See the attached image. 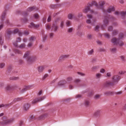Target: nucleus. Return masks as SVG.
I'll list each match as a JSON object with an SVG mask.
<instances>
[{
    "label": "nucleus",
    "mask_w": 126,
    "mask_h": 126,
    "mask_svg": "<svg viewBox=\"0 0 126 126\" xmlns=\"http://www.w3.org/2000/svg\"><path fill=\"white\" fill-rule=\"evenodd\" d=\"M114 11L115 9L114 7L111 6L109 7L107 10H104V15H106V16L104 17L103 20L105 24H108L109 23V15H106V13H110Z\"/></svg>",
    "instance_id": "obj_1"
},
{
    "label": "nucleus",
    "mask_w": 126,
    "mask_h": 126,
    "mask_svg": "<svg viewBox=\"0 0 126 126\" xmlns=\"http://www.w3.org/2000/svg\"><path fill=\"white\" fill-rule=\"evenodd\" d=\"M67 81L65 80H61L58 84V86L62 88H65L68 86V85L73 80L72 77L69 76L66 78Z\"/></svg>",
    "instance_id": "obj_2"
},
{
    "label": "nucleus",
    "mask_w": 126,
    "mask_h": 126,
    "mask_svg": "<svg viewBox=\"0 0 126 126\" xmlns=\"http://www.w3.org/2000/svg\"><path fill=\"white\" fill-rule=\"evenodd\" d=\"M93 5L95 6L97 8L99 7V6L96 2L94 1H93L91 3H88L87 6L85 7L83 11V12L86 13L88 11H90L92 14H96V13H94V11L93 10H90V7H92Z\"/></svg>",
    "instance_id": "obj_3"
},
{
    "label": "nucleus",
    "mask_w": 126,
    "mask_h": 126,
    "mask_svg": "<svg viewBox=\"0 0 126 126\" xmlns=\"http://www.w3.org/2000/svg\"><path fill=\"white\" fill-rule=\"evenodd\" d=\"M14 120L13 118L8 119L6 117H4L0 120V125L1 126L6 125L13 122Z\"/></svg>",
    "instance_id": "obj_4"
},
{
    "label": "nucleus",
    "mask_w": 126,
    "mask_h": 126,
    "mask_svg": "<svg viewBox=\"0 0 126 126\" xmlns=\"http://www.w3.org/2000/svg\"><path fill=\"white\" fill-rule=\"evenodd\" d=\"M123 34L121 33L119 34L118 38H113L112 39L111 42L115 45H118L120 46H122L123 45V44L122 41L120 40L122 39L123 38Z\"/></svg>",
    "instance_id": "obj_5"
},
{
    "label": "nucleus",
    "mask_w": 126,
    "mask_h": 126,
    "mask_svg": "<svg viewBox=\"0 0 126 126\" xmlns=\"http://www.w3.org/2000/svg\"><path fill=\"white\" fill-rule=\"evenodd\" d=\"M87 17L89 19L86 20V23L89 24H91L92 26H94V23L96 21L94 19L92 16L91 15H88Z\"/></svg>",
    "instance_id": "obj_6"
},
{
    "label": "nucleus",
    "mask_w": 126,
    "mask_h": 126,
    "mask_svg": "<svg viewBox=\"0 0 126 126\" xmlns=\"http://www.w3.org/2000/svg\"><path fill=\"white\" fill-rule=\"evenodd\" d=\"M46 97L45 96L41 97L38 98H36L33 100L32 102V103L33 104H34L35 103L44 100Z\"/></svg>",
    "instance_id": "obj_7"
},
{
    "label": "nucleus",
    "mask_w": 126,
    "mask_h": 126,
    "mask_svg": "<svg viewBox=\"0 0 126 126\" xmlns=\"http://www.w3.org/2000/svg\"><path fill=\"white\" fill-rule=\"evenodd\" d=\"M35 7H31L28 8L26 11V12H24L23 14L22 15L24 17H26L28 15V12H30L32 11H33L34 9H35Z\"/></svg>",
    "instance_id": "obj_8"
},
{
    "label": "nucleus",
    "mask_w": 126,
    "mask_h": 126,
    "mask_svg": "<svg viewBox=\"0 0 126 126\" xmlns=\"http://www.w3.org/2000/svg\"><path fill=\"white\" fill-rule=\"evenodd\" d=\"M113 80V83H114L118 82L120 79V77L118 75H114L112 78Z\"/></svg>",
    "instance_id": "obj_9"
},
{
    "label": "nucleus",
    "mask_w": 126,
    "mask_h": 126,
    "mask_svg": "<svg viewBox=\"0 0 126 126\" xmlns=\"http://www.w3.org/2000/svg\"><path fill=\"white\" fill-rule=\"evenodd\" d=\"M37 57L35 56H30L28 58L27 61L29 63H31L33 61L37 59Z\"/></svg>",
    "instance_id": "obj_10"
},
{
    "label": "nucleus",
    "mask_w": 126,
    "mask_h": 126,
    "mask_svg": "<svg viewBox=\"0 0 126 126\" xmlns=\"http://www.w3.org/2000/svg\"><path fill=\"white\" fill-rule=\"evenodd\" d=\"M114 85L113 83L111 82L110 81H108L104 83L103 84V86L105 87H109L113 86Z\"/></svg>",
    "instance_id": "obj_11"
},
{
    "label": "nucleus",
    "mask_w": 126,
    "mask_h": 126,
    "mask_svg": "<svg viewBox=\"0 0 126 126\" xmlns=\"http://www.w3.org/2000/svg\"><path fill=\"white\" fill-rule=\"evenodd\" d=\"M6 32L7 34V36H6V38L7 40H9L10 39L11 34H12V31L10 29H8L6 30Z\"/></svg>",
    "instance_id": "obj_12"
},
{
    "label": "nucleus",
    "mask_w": 126,
    "mask_h": 126,
    "mask_svg": "<svg viewBox=\"0 0 126 126\" xmlns=\"http://www.w3.org/2000/svg\"><path fill=\"white\" fill-rule=\"evenodd\" d=\"M67 17L68 19L70 20L76 19L77 18L76 16L74 13L69 14L68 15Z\"/></svg>",
    "instance_id": "obj_13"
},
{
    "label": "nucleus",
    "mask_w": 126,
    "mask_h": 126,
    "mask_svg": "<svg viewBox=\"0 0 126 126\" xmlns=\"http://www.w3.org/2000/svg\"><path fill=\"white\" fill-rule=\"evenodd\" d=\"M45 68V66L43 65L39 66L37 67V70L39 73H42Z\"/></svg>",
    "instance_id": "obj_14"
},
{
    "label": "nucleus",
    "mask_w": 126,
    "mask_h": 126,
    "mask_svg": "<svg viewBox=\"0 0 126 126\" xmlns=\"http://www.w3.org/2000/svg\"><path fill=\"white\" fill-rule=\"evenodd\" d=\"M69 55L68 54L62 55L60 56L59 60L60 61L62 60H64L65 59L68 58Z\"/></svg>",
    "instance_id": "obj_15"
},
{
    "label": "nucleus",
    "mask_w": 126,
    "mask_h": 126,
    "mask_svg": "<svg viewBox=\"0 0 126 126\" xmlns=\"http://www.w3.org/2000/svg\"><path fill=\"white\" fill-rule=\"evenodd\" d=\"M30 105L26 103L24 104L23 106V109L25 111H27L29 109Z\"/></svg>",
    "instance_id": "obj_16"
},
{
    "label": "nucleus",
    "mask_w": 126,
    "mask_h": 126,
    "mask_svg": "<svg viewBox=\"0 0 126 126\" xmlns=\"http://www.w3.org/2000/svg\"><path fill=\"white\" fill-rule=\"evenodd\" d=\"M120 14L121 16L122 19H124L126 16V11H122L120 12Z\"/></svg>",
    "instance_id": "obj_17"
},
{
    "label": "nucleus",
    "mask_w": 126,
    "mask_h": 126,
    "mask_svg": "<svg viewBox=\"0 0 126 126\" xmlns=\"http://www.w3.org/2000/svg\"><path fill=\"white\" fill-rule=\"evenodd\" d=\"M105 2L104 1H102L99 3V7L98 8H100L102 9H103V6L105 4Z\"/></svg>",
    "instance_id": "obj_18"
},
{
    "label": "nucleus",
    "mask_w": 126,
    "mask_h": 126,
    "mask_svg": "<svg viewBox=\"0 0 126 126\" xmlns=\"http://www.w3.org/2000/svg\"><path fill=\"white\" fill-rule=\"evenodd\" d=\"M58 27L56 24H52V30H53L55 32H56L57 31Z\"/></svg>",
    "instance_id": "obj_19"
},
{
    "label": "nucleus",
    "mask_w": 126,
    "mask_h": 126,
    "mask_svg": "<svg viewBox=\"0 0 126 126\" xmlns=\"http://www.w3.org/2000/svg\"><path fill=\"white\" fill-rule=\"evenodd\" d=\"M83 105L86 107H88L90 106V102L89 100H86L84 101Z\"/></svg>",
    "instance_id": "obj_20"
},
{
    "label": "nucleus",
    "mask_w": 126,
    "mask_h": 126,
    "mask_svg": "<svg viewBox=\"0 0 126 126\" xmlns=\"http://www.w3.org/2000/svg\"><path fill=\"white\" fill-rule=\"evenodd\" d=\"M11 104V103L8 104H0V108H7L8 107L10 106Z\"/></svg>",
    "instance_id": "obj_21"
},
{
    "label": "nucleus",
    "mask_w": 126,
    "mask_h": 126,
    "mask_svg": "<svg viewBox=\"0 0 126 126\" xmlns=\"http://www.w3.org/2000/svg\"><path fill=\"white\" fill-rule=\"evenodd\" d=\"M100 113V110H97L94 112V115L95 117L99 116Z\"/></svg>",
    "instance_id": "obj_22"
},
{
    "label": "nucleus",
    "mask_w": 126,
    "mask_h": 126,
    "mask_svg": "<svg viewBox=\"0 0 126 126\" xmlns=\"http://www.w3.org/2000/svg\"><path fill=\"white\" fill-rule=\"evenodd\" d=\"M47 113H45L40 115L38 118V119L40 120L45 118L47 117Z\"/></svg>",
    "instance_id": "obj_23"
},
{
    "label": "nucleus",
    "mask_w": 126,
    "mask_h": 126,
    "mask_svg": "<svg viewBox=\"0 0 126 126\" xmlns=\"http://www.w3.org/2000/svg\"><path fill=\"white\" fill-rule=\"evenodd\" d=\"M30 52L29 51H27L24 54L23 57L24 58H27V59L28 58L30 57Z\"/></svg>",
    "instance_id": "obj_24"
},
{
    "label": "nucleus",
    "mask_w": 126,
    "mask_h": 126,
    "mask_svg": "<svg viewBox=\"0 0 126 126\" xmlns=\"http://www.w3.org/2000/svg\"><path fill=\"white\" fill-rule=\"evenodd\" d=\"M26 46L25 44L24 43L22 44L21 45L19 46L18 47L20 49H22L25 48Z\"/></svg>",
    "instance_id": "obj_25"
},
{
    "label": "nucleus",
    "mask_w": 126,
    "mask_h": 126,
    "mask_svg": "<svg viewBox=\"0 0 126 126\" xmlns=\"http://www.w3.org/2000/svg\"><path fill=\"white\" fill-rule=\"evenodd\" d=\"M23 98L22 97H19L15 98L13 100V102H15L20 101L22 100Z\"/></svg>",
    "instance_id": "obj_26"
},
{
    "label": "nucleus",
    "mask_w": 126,
    "mask_h": 126,
    "mask_svg": "<svg viewBox=\"0 0 126 126\" xmlns=\"http://www.w3.org/2000/svg\"><path fill=\"white\" fill-rule=\"evenodd\" d=\"M20 30L16 28L13 31H12V34H15L18 33L20 32Z\"/></svg>",
    "instance_id": "obj_27"
},
{
    "label": "nucleus",
    "mask_w": 126,
    "mask_h": 126,
    "mask_svg": "<svg viewBox=\"0 0 126 126\" xmlns=\"http://www.w3.org/2000/svg\"><path fill=\"white\" fill-rule=\"evenodd\" d=\"M12 88V87L10 85H8L5 87L6 90L8 91L11 90Z\"/></svg>",
    "instance_id": "obj_28"
},
{
    "label": "nucleus",
    "mask_w": 126,
    "mask_h": 126,
    "mask_svg": "<svg viewBox=\"0 0 126 126\" xmlns=\"http://www.w3.org/2000/svg\"><path fill=\"white\" fill-rule=\"evenodd\" d=\"M112 94V93L110 91H107L104 92V94L107 95H111Z\"/></svg>",
    "instance_id": "obj_29"
},
{
    "label": "nucleus",
    "mask_w": 126,
    "mask_h": 126,
    "mask_svg": "<svg viewBox=\"0 0 126 126\" xmlns=\"http://www.w3.org/2000/svg\"><path fill=\"white\" fill-rule=\"evenodd\" d=\"M14 51L16 54H22L21 51L18 49L15 50Z\"/></svg>",
    "instance_id": "obj_30"
},
{
    "label": "nucleus",
    "mask_w": 126,
    "mask_h": 126,
    "mask_svg": "<svg viewBox=\"0 0 126 126\" xmlns=\"http://www.w3.org/2000/svg\"><path fill=\"white\" fill-rule=\"evenodd\" d=\"M3 21V20L2 19H1V20L0 21V23L1 24L0 25V30L2 29L4 27L3 23H2V22Z\"/></svg>",
    "instance_id": "obj_31"
},
{
    "label": "nucleus",
    "mask_w": 126,
    "mask_h": 126,
    "mask_svg": "<svg viewBox=\"0 0 126 126\" xmlns=\"http://www.w3.org/2000/svg\"><path fill=\"white\" fill-rule=\"evenodd\" d=\"M48 77V75L47 74H45L42 77L41 79L43 80H45Z\"/></svg>",
    "instance_id": "obj_32"
},
{
    "label": "nucleus",
    "mask_w": 126,
    "mask_h": 126,
    "mask_svg": "<svg viewBox=\"0 0 126 126\" xmlns=\"http://www.w3.org/2000/svg\"><path fill=\"white\" fill-rule=\"evenodd\" d=\"M51 25L49 24H47L46 25V29L47 30H49L50 29Z\"/></svg>",
    "instance_id": "obj_33"
},
{
    "label": "nucleus",
    "mask_w": 126,
    "mask_h": 126,
    "mask_svg": "<svg viewBox=\"0 0 126 126\" xmlns=\"http://www.w3.org/2000/svg\"><path fill=\"white\" fill-rule=\"evenodd\" d=\"M27 90V89L26 88V87L25 86L23 88L20 90V92L21 93H22L25 91H26Z\"/></svg>",
    "instance_id": "obj_34"
},
{
    "label": "nucleus",
    "mask_w": 126,
    "mask_h": 126,
    "mask_svg": "<svg viewBox=\"0 0 126 126\" xmlns=\"http://www.w3.org/2000/svg\"><path fill=\"white\" fill-rule=\"evenodd\" d=\"M71 23L70 21L69 20H67L66 22V24L67 27H68L71 26Z\"/></svg>",
    "instance_id": "obj_35"
},
{
    "label": "nucleus",
    "mask_w": 126,
    "mask_h": 126,
    "mask_svg": "<svg viewBox=\"0 0 126 126\" xmlns=\"http://www.w3.org/2000/svg\"><path fill=\"white\" fill-rule=\"evenodd\" d=\"M35 39V37H31L29 39V41L30 42H33L34 41Z\"/></svg>",
    "instance_id": "obj_36"
},
{
    "label": "nucleus",
    "mask_w": 126,
    "mask_h": 126,
    "mask_svg": "<svg viewBox=\"0 0 126 126\" xmlns=\"http://www.w3.org/2000/svg\"><path fill=\"white\" fill-rule=\"evenodd\" d=\"M94 51V50L92 49L88 52V54L90 55H92Z\"/></svg>",
    "instance_id": "obj_37"
},
{
    "label": "nucleus",
    "mask_w": 126,
    "mask_h": 126,
    "mask_svg": "<svg viewBox=\"0 0 126 126\" xmlns=\"http://www.w3.org/2000/svg\"><path fill=\"white\" fill-rule=\"evenodd\" d=\"M64 24V21H62L60 24V27L61 28H62L63 27Z\"/></svg>",
    "instance_id": "obj_38"
},
{
    "label": "nucleus",
    "mask_w": 126,
    "mask_h": 126,
    "mask_svg": "<svg viewBox=\"0 0 126 126\" xmlns=\"http://www.w3.org/2000/svg\"><path fill=\"white\" fill-rule=\"evenodd\" d=\"M102 74L100 73H98L96 74L95 76L97 79H99L101 77Z\"/></svg>",
    "instance_id": "obj_39"
},
{
    "label": "nucleus",
    "mask_w": 126,
    "mask_h": 126,
    "mask_svg": "<svg viewBox=\"0 0 126 126\" xmlns=\"http://www.w3.org/2000/svg\"><path fill=\"white\" fill-rule=\"evenodd\" d=\"M34 86V85H29L28 86H26V88L27 89V90H29L32 87Z\"/></svg>",
    "instance_id": "obj_40"
},
{
    "label": "nucleus",
    "mask_w": 126,
    "mask_h": 126,
    "mask_svg": "<svg viewBox=\"0 0 126 126\" xmlns=\"http://www.w3.org/2000/svg\"><path fill=\"white\" fill-rule=\"evenodd\" d=\"M47 36L46 35H44L42 38V41L43 42H45V41L47 40Z\"/></svg>",
    "instance_id": "obj_41"
},
{
    "label": "nucleus",
    "mask_w": 126,
    "mask_h": 126,
    "mask_svg": "<svg viewBox=\"0 0 126 126\" xmlns=\"http://www.w3.org/2000/svg\"><path fill=\"white\" fill-rule=\"evenodd\" d=\"M80 81V80L79 79H76L74 81L75 83L76 84H78Z\"/></svg>",
    "instance_id": "obj_42"
},
{
    "label": "nucleus",
    "mask_w": 126,
    "mask_h": 126,
    "mask_svg": "<svg viewBox=\"0 0 126 126\" xmlns=\"http://www.w3.org/2000/svg\"><path fill=\"white\" fill-rule=\"evenodd\" d=\"M39 16L38 14H34L33 16V17L35 19H38L39 18Z\"/></svg>",
    "instance_id": "obj_43"
},
{
    "label": "nucleus",
    "mask_w": 126,
    "mask_h": 126,
    "mask_svg": "<svg viewBox=\"0 0 126 126\" xmlns=\"http://www.w3.org/2000/svg\"><path fill=\"white\" fill-rule=\"evenodd\" d=\"M21 20L23 23H26L28 21V20L26 18H25L24 19H22Z\"/></svg>",
    "instance_id": "obj_44"
},
{
    "label": "nucleus",
    "mask_w": 126,
    "mask_h": 126,
    "mask_svg": "<svg viewBox=\"0 0 126 126\" xmlns=\"http://www.w3.org/2000/svg\"><path fill=\"white\" fill-rule=\"evenodd\" d=\"M104 36L105 37L108 39H109L110 37V35L107 33H105L104 34Z\"/></svg>",
    "instance_id": "obj_45"
},
{
    "label": "nucleus",
    "mask_w": 126,
    "mask_h": 126,
    "mask_svg": "<svg viewBox=\"0 0 126 126\" xmlns=\"http://www.w3.org/2000/svg\"><path fill=\"white\" fill-rule=\"evenodd\" d=\"M92 35L90 34H88L87 36V37L89 39H92Z\"/></svg>",
    "instance_id": "obj_46"
},
{
    "label": "nucleus",
    "mask_w": 126,
    "mask_h": 126,
    "mask_svg": "<svg viewBox=\"0 0 126 126\" xmlns=\"http://www.w3.org/2000/svg\"><path fill=\"white\" fill-rule=\"evenodd\" d=\"M73 30V28H70L68 29L67 32L69 33H71L72 32Z\"/></svg>",
    "instance_id": "obj_47"
},
{
    "label": "nucleus",
    "mask_w": 126,
    "mask_h": 126,
    "mask_svg": "<svg viewBox=\"0 0 126 126\" xmlns=\"http://www.w3.org/2000/svg\"><path fill=\"white\" fill-rule=\"evenodd\" d=\"M22 33L23 34L26 35H27L29 34V32H28L26 31H25L24 32Z\"/></svg>",
    "instance_id": "obj_48"
},
{
    "label": "nucleus",
    "mask_w": 126,
    "mask_h": 126,
    "mask_svg": "<svg viewBox=\"0 0 126 126\" xmlns=\"http://www.w3.org/2000/svg\"><path fill=\"white\" fill-rule=\"evenodd\" d=\"M5 12V11L3 12L1 15V17L2 19L4 18L5 17L6 15Z\"/></svg>",
    "instance_id": "obj_49"
},
{
    "label": "nucleus",
    "mask_w": 126,
    "mask_h": 126,
    "mask_svg": "<svg viewBox=\"0 0 126 126\" xmlns=\"http://www.w3.org/2000/svg\"><path fill=\"white\" fill-rule=\"evenodd\" d=\"M54 34L53 33H50L49 34V37L50 38H53Z\"/></svg>",
    "instance_id": "obj_50"
},
{
    "label": "nucleus",
    "mask_w": 126,
    "mask_h": 126,
    "mask_svg": "<svg viewBox=\"0 0 126 126\" xmlns=\"http://www.w3.org/2000/svg\"><path fill=\"white\" fill-rule=\"evenodd\" d=\"M5 64L4 63H1L0 64V68H3L5 66Z\"/></svg>",
    "instance_id": "obj_51"
},
{
    "label": "nucleus",
    "mask_w": 126,
    "mask_h": 126,
    "mask_svg": "<svg viewBox=\"0 0 126 126\" xmlns=\"http://www.w3.org/2000/svg\"><path fill=\"white\" fill-rule=\"evenodd\" d=\"M118 32V31L117 30H114L113 31V34L114 35H115Z\"/></svg>",
    "instance_id": "obj_52"
},
{
    "label": "nucleus",
    "mask_w": 126,
    "mask_h": 126,
    "mask_svg": "<svg viewBox=\"0 0 126 126\" xmlns=\"http://www.w3.org/2000/svg\"><path fill=\"white\" fill-rule=\"evenodd\" d=\"M106 75L107 77H110L111 76V73L110 72H108L107 73Z\"/></svg>",
    "instance_id": "obj_53"
},
{
    "label": "nucleus",
    "mask_w": 126,
    "mask_h": 126,
    "mask_svg": "<svg viewBox=\"0 0 126 126\" xmlns=\"http://www.w3.org/2000/svg\"><path fill=\"white\" fill-rule=\"evenodd\" d=\"M34 24L32 22L31 23H30V27L31 28H34Z\"/></svg>",
    "instance_id": "obj_54"
},
{
    "label": "nucleus",
    "mask_w": 126,
    "mask_h": 126,
    "mask_svg": "<svg viewBox=\"0 0 126 126\" xmlns=\"http://www.w3.org/2000/svg\"><path fill=\"white\" fill-rule=\"evenodd\" d=\"M21 40V39L20 37H18L16 39V42L19 43L20 42Z\"/></svg>",
    "instance_id": "obj_55"
},
{
    "label": "nucleus",
    "mask_w": 126,
    "mask_h": 126,
    "mask_svg": "<svg viewBox=\"0 0 126 126\" xmlns=\"http://www.w3.org/2000/svg\"><path fill=\"white\" fill-rule=\"evenodd\" d=\"M111 50L112 52H114L116 51V49L115 48H111Z\"/></svg>",
    "instance_id": "obj_56"
},
{
    "label": "nucleus",
    "mask_w": 126,
    "mask_h": 126,
    "mask_svg": "<svg viewBox=\"0 0 126 126\" xmlns=\"http://www.w3.org/2000/svg\"><path fill=\"white\" fill-rule=\"evenodd\" d=\"M126 73V71H121L119 72V74L121 75H123Z\"/></svg>",
    "instance_id": "obj_57"
},
{
    "label": "nucleus",
    "mask_w": 126,
    "mask_h": 126,
    "mask_svg": "<svg viewBox=\"0 0 126 126\" xmlns=\"http://www.w3.org/2000/svg\"><path fill=\"white\" fill-rule=\"evenodd\" d=\"M77 74L81 76H84L85 75V74L79 72H78Z\"/></svg>",
    "instance_id": "obj_58"
},
{
    "label": "nucleus",
    "mask_w": 126,
    "mask_h": 126,
    "mask_svg": "<svg viewBox=\"0 0 126 126\" xmlns=\"http://www.w3.org/2000/svg\"><path fill=\"white\" fill-rule=\"evenodd\" d=\"M108 30L109 31H112L113 30V28L111 26H110L108 28Z\"/></svg>",
    "instance_id": "obj_59"
},
{
    "label": "nucleus",
    "mask_w": 126,
    "mask_h": 126,
    "mask_svg": "<svg viewBox=\"0 0 126 126\" xmlns=\"http://www.w3.org/2000/svg\"><path fill=\"white\" fill-rule=\"evenodd\" d=\"M120 59L123 61H124L125 57L124 56H120Z\"/></svg>",
    "instance_id": "obj_60"
},
{
    "label": "nucleus",
    "mask_w": 126,
    "mask_h": 126,
    "mask_svg": "<svg viewBox=\"0 0 126 126\" xmlns=\"http://www.w3.org/2000/svg\"><path fill=\"white\" fill-rule=\"evenodd\" d=\"M98 68V66H94L92 68V69L93 70H96Z\"/></svg>",
    "instance_id": "obj_61"
},
{
    "label": "nucleus",
    "mask_w": 126,
    "mask_h": 126,
    "mask_svg": "<svg viewBox=\"0 0 126 126\" xmlns=\"http://www.w3.org/2000/svg\"><path fill=\"white\" fill-rule=\"evenodd\" d=\"M77 34L79 36H81L82 35V33L81 32H77Z\"/></svg>",
    "instance_id": "obj_62"
},
{
    "label": "nucleus",
    "mask_w": 126,
    "mask_h": 126,
    "mask_svg": "<svg viewBox=\"0 0 126 126\" xmlns=\"http://www.w3.org/2000/svg\"><path fill=\"white\" fill-rule=\"evenodd\" d=\"M60 20V18H58L55 21V23L56 24L57 23V22H58Z\"/></svg>",
    "instance_id": "obj_63"
},
{
    "label": "nucleus",
    "mask_w": 126,
    "mask_h": 126,
    "mask_svg": "<svg viewBox=\"0 0 126 126\" xmlns=\"http://www.w3.org/2000/svg\"><path fill=\"white\" fill-rule=\"evenodd\" d=\"M19 126H21L22 125H23V122L22 121H20L19 123Z\"/></svg>",
    "instance_id": "obj_64"
}]
</instances>
